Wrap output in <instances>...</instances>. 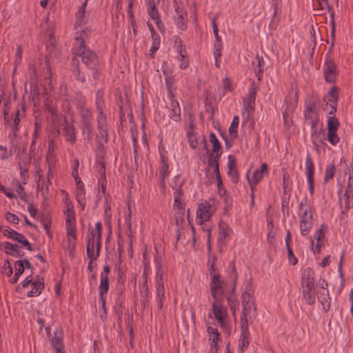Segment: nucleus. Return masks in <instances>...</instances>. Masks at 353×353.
Wrapping results in <instances>:
<instances>
[{
    "label": "nucleus",
    "instance_id": "51",
    "mask_svg": "<svg viewBox=\"0 0 353 353\" xmlns=\"http://www.w3.org/2000/svg\"><path fill=\"white\" fill-rule=\"evenodd\" d=\"M3 272L7 276H10L13 273L12 268L8 260H6L3 265Z\"/></svg>",
    "mask_w": 353,
    "mask_h": 353
},
{
    "label": "nucleus",
    "instance_id": "31",
    "mask_svg": "<svg viewBox=\"0 0 353 353\" xmlns=\"http://www.w3.org/2000/svg\"><path fill=\"white\" fill-rule=\"evenodd\" d=\"M277 4H278V0H272V6H274V15L273 18L272 19L269 27L270 29H276L279 23V19L277 18Z\"/></svg>",
    "mask_w": 353,
    "mask_h": 353
},
{
    "label": "nucleus",
    "instance_id": "28",
    "mask_svg": "<svg viewBox=\"0 0 353 353\" xmlns=\"http://www.w3.org/2000/svg\"><path fill=\"white\" fill-rule=\"evenodd\" d=\"M319 299L323 305V310L324 312H327L328 310H330L331 298L330 297L328 290L321 293V296L319 297Z\"/></svg>",
    "mask_w": 353,
    "mask_h": 353
},
{
    "label": "nucleus",
    "instance_id": "23",
    "mask_svg": "<svg viewBox=\"0 0 353 353\" xmlns=\"http://www.w3.org/2000/svg\"><path fill=\"white\" fill-rule=\"evenodd\" d=\"M168 117L174 121L177 122L181 121V109L179 102L171 103V110H170Z\"/></svg>",
    "mask_w": 353,
    "mask_h": 353
},
{
    "label": "nucleus",
    "instance_id": "4",
    "mask_svg": "<svg viewBox=\"0 0 353 353\" xmlns=\"http://www.w3.org/2000/svg\"><path fill=\"white\" fill-rule=\"evenodd\" d=\"M303 296L310 305H313L315 302V291H314V280L309 276L303 281Z\"/></svg>",
    "mask_w": 353,
    "mask_h": 353
},
{
    "label": "nucleus",
    "instance_id": "14",
    "mask_svg": "<svg viewBox=\"0 0 353 353\" xmlns=\"http://www.w3.org/2000/svg\"><path fill=\"white\" fill-rule=\"evenodd\" d=\"M61 124H64L63 132L66 140L72 143H74L76 141V132L73 125L69 124L65 117L63 119V123Z\"/></svg>",
    "mask_w": 353,
    "mask_h": 353
},
{
    "label": "nucleus",
    "instance_id": "9",
    "mask_svg": "<svg viewBox=\"0 0 353 353\" xmlns=\"http://www.w3.org/2000/svg\"><path fill=\"white\" fill-rule=\"evenodd\" d=\"M73 177L77 184L76 199L77 202L81 205V209L83 210L86 205L84 184L79 176Z\"/></svg>",
    "mask_w": 353,
    "mask_h": 353
},
{
    "label": "nucleus",
    "instance_id": "6",
    "mask_svg": "<svg viewBox=\"0 0 353 353\" xmlns=\"http://www.w3.org/2000/svg\"><path fill=\"white\" fill-rule=\"evenodd\" d=\"M323 74L327 82H335L337 70L336 65L332 60L330 59L325 61L323 65Z\"/></svg>",
    "mask_w": 353,
    "mask_h": 353
},
{
    "label": "nucleus",
    "instance_id": "45",
    "mask_svg": "<svg viewBox=\"0 0 353 353\" xmlns=\"http://www.w3.org/2000/svg\"><path fill=\"white\" fill-rule=\"evenodd\" d=\"M219 233L221 238H226V236L228 235V225L225 223L223 221L219 223Z\"/></svg>",
    "mask_w": 353,
    "mask_h": 353
},
{
    "label": "nucleus",
    "instance_id": "47",
    "mask_svg": "<svg viewBox=\"0 0 353 353\" xmlns=\"http://www.w3.org/2000/svg\"><path fill=\"white\" fill-rule=\"evenodd\" d=\"M83 125V133H86L88 135H91L92 132V125H91V119L82 120Z\"/></svg>",
    "mask_w": 353,
    "mask_h": 353
},
{
    "label": "nucleus",
    "instance_id": "8",
    "mask_svg": "<svg viewBox=\"0 0 353 353\" xmlns=\"http://www.w3.org/2000/svg\"><path fill=\"white\" fill-rule=\"evenodd\" d=\"M305 168H306V175L307 179V182L309 184V190L311 195L314 194V165L313 163V161L310 154H307L306 161H305Z\"/></svg>",
    "mask_w": 353,
    "mask_h": 353
},
{
    "label": "nucleus",
    "instance_id": "25",
    "mask_svg": "<svg viewBox=\"0 0 353 353\" xmlns=\"http://www.w3.org/2000/svg\"><path fill=\"white\" fill-rule=\"evenodd\" d=\"M341 205L344 203L345 209L349 210L353 205V194H351L350 190H346L343 197L340 198Z\"/></svg>",
    "mask_w": 353,
    "mask_h": 353
},
{
    "label": "nucleus",
    "instance_id": "63",
    "mask_svg": "<svg viewBox=\"0 0 353 353\" xmlns=\"http://www.w3.org/2000/svg\"><path fill=\"white\" fill-rule=\"evenodd\" d=\"M17 192L19 196V197L23 200V201H26V193L25 192V189L22 186V185L21 183H19V182H17Z\"/></svg>",
    "mask_w": 353,
    "mask_h": 353
},
{
    "label": "nucleus",
    "instance_id": "62",
    "mask_svg": "<svg viewBox=\"0 0 353 353\" xmlns=\"http://www.w3.org/2000/svg\"><path fill=\"white\" fill-rule=\"evenodd\" d=\"M187 17H177L176 19V25L178 28L184 30L187 28V25L185 23V19Z\"/></svg>",
    "mask_w": 353,
    "mask_h": 353
},
{
    "label": "nucleus",
    "instance_id": "19",
    "mask_svg": "<svg viewBox=\"0 0 353 353\" xmlns=\"http://www.w3.org/2000/svg\"><path fill=\"white\" fill-rule=\"evenodd\" d=\"M95 103L98 115H105L103 113V109L105 108V102L103 100V90H98L97 92H96Z\"/></svg>",
    "mask_w": 353,
    "mask_h": 353
},
{
    "label": "nucleus",
    "instance_id": "3",
    "mask_svg": "<svg viewBox=\"0 0 353 353\" xmlns=\"http://www.w3.org/2000/svg\"><path fill=\"white\" fill-rule=\"evenodd\" d=\"M338 90L335 86H332L327 95L323 98V101L325 102V105L323 107L324 110H327L328 105L331 106V110L329 111V114H334L336 112L337 102L339 95L337 93Z\"/></svg>",
    "mask_w": 353,
    "mask_h": 353
},
{
    "label": "nucleus",
    "instance_id": "37",
    "mask_svg": "<svg viewBox=\"0 0 353 353\" xmlns=\"http://www.w3.org/2000/svg\"><path fill=\"white\" fill-rule=\"evenodd\" d=\"M157 296L159 298V307L161 308L163 307V300L165 297L164 296V286L163 283H160L158 281L157 288Z\"/></svg>",
    "mask_w": 353,
    "mask_h": 353
},
{
    "label": "nucleus",
    "instance_id": "56",
    "mask_svg": "<svg viewBox=\"0 0 353 353\" xmlns=\"http://www.w3.org/2000/svg\"><path fill=\"white\" fill-rule=\"evenodd\" d=\"M286 250H287L288 260H289L290 263L292 265H295L297 263L298 260H297L296 257L294 256L291 247L286 248Z\"/></svg>",
    "mask_w": 353,
    "mask_h": 353
},
{
    "label": "nucleus",
    "instance_id": "30",
    "mask_svg": "<svg viewBox=\"0 0 353 353\" xmlns=\"http://www.w3.org/2000/svg\"><path fill=\"white\" fill-rule=\"evenodd\" d=\"M254 317L253 316V305H243V309L241 316V321H248V318Z\"/></svg>",
    "mask_w": 353,
    "mask_h": 353
},
{
    "label": "nucleus",
    "instance_id": "43",
    "mask_svg": "<svg viewBox=\"0 0 353 353\" xmlns=\"http://www.w3.org/2000/svg\"><path fill=\"white\" fill-rule=\"evenodd\" d=\"M238 125H239V117L234 116L233 118V120L232 121V123L229 128L230 134L231 135L235 134L234 137H236V136L238 133V131H237Z\"/></svg>",
    "mask_w": 353,
    "mask_h": 353
},
{
    "label": "nucleus",
    "instance_id": "57",
    "mask_svg": "<svg viewBox=\"0 0 353 353\" xmlns=\"http://www.w3.org/2000/svg\"><path fill=\"white\" fill-rule=\"evenodd\" d=\"M6 219L11 223H14V224H18L19 221V217L14 214H12L11 212H8L6 214Z\"/></svg>",
    "mask_w": 353,
    "mask_h": 353
},
{
    "label": "nucleus",
    "instance_id": "10",
    "mask_svg": "<svg viewBox=\"0 0 353 353\" xmlns=\"http://www.w3.org/2000/svg\"><path fill=\"white\" fill-rule=\"evenodd\" d=\"M91 236L88 238L86 253L89 259H97L100 254V245H97L96 248V253L94 254V238L95 234L93 231L91 232Z\"/></svg>",
    "mask_w": 353,
    "mask_h": 353
},
{
    "label": "nucleus",
    "instance_id": "40",
    "mask_svg": "<svg viewBox=\"0 0 353 353\" xmlns=\"http://www.w3.org/2000/svg\"><path fill=\"white\" fill-rule=\"evenodd\" d=\"M335 130H328L327 140L332 145H336L339 141V137Z\"/></svg>",
    "mask_w": 353,
    "mask_h": 353
},
{
    "label": "nucleus",
    "instance_id": "46",
    "mask_svg": "<svg viewBox=\"0 0 353 353\" xmlns=\"http://www.w3.org/2000/svg\"><path fill=\"white\" fill-rule=\"evenodd\" d=\"M187 137L188 139L190 147L192 149H195L198 145V141L195 134L192 132L189 131L187 132Z\"/></svg>",
    "mask_w": 353,
    "mask_h": 353
},
{
    "label": "nucleus",
    "instance_id": "15",
    "mask_svg": "<svg viewBox=\"0 0 353 353\" xmlns=\"http://www.w3.org/2000/svg\"><path fill=\"white\" fill-rule=\"evenodd\" d=\"M97 122H98V130L99 131L101 138H103L104 139L105 142H108V126H107V122H106V116L105 115H98L97 116Z\"/></svg>",
    "mask_w": 353,
    "mask_h": 353
},
{
    "label": "nucleus",
    "instance_id": "32",
    "mask_svg": "<svg viewBox=\"0 0 353 353\" xmlns=\"http://www.w3.org/2000/svg\"><path fill=\"white\" fill-rule=\"evenodd\" d=\"M209 141L212 144V152H219L221 149V145L214 132L210 134Z\"/></svg>",
    "mask_w": 353,
    "mask_h": 353
},
{
    "label": "nucleus",
    "instance_id": "5",
    "mask_svg": "<svg viewBox=\"0 0 353 353\" xmlns=\"http://www.w3.org/2000/svg\"><path fill=\"white\" fill-rule=\"evenodd\" d=\"M212 205L208 203H200L196 210V219L198 223L202 225L204 221L210 219L212 215Z\"/></svg>",
    "mask_w": 353,
    "mask_h": 353
},
{
    "label": "nucleus",
    "instance_id": "22",
    "mask_svg": "<svg viewBox=\"0 0 353 353\" xmlns=\"http://www.w3.org/2000/svg\"><path fill=\"white\" fill-rule=\"evenodd\" d=\"M3 234L5 236H6L9 239H11L14 241H16L20 243L25 239V236L23 234L19 233L17 231H15L11 228H8V229L3 230Z\"/></svg>",
    "mask_w": 353,
    "mask_h": 353
},
{
    "label": "nucleus",
    "instance_id": "35",
    "mask_svg": "<svg viewBox=\"0 0 353 353\" xmlns=\"http://www.w3.org/2000/svg\"><path fill=\"white\" fill-rule=\"evenodd\" d=\"M335 174V165L334 163L329 165L325 172L324 183L327 182L330 179H332Z\"/></svg>",
    "mask_w": 353,
    "mask_h": 353
},
{
    "label": "nucleus",
    "instance_id": "59",
    "mask_svg": "<svg viewBox=\"0 0 353 353\" xmlns=\"http://www.w3.org/2000/svg\"><path fill=\"white\" fill-rule=\"evenodd\" d=\"M212 26L213 32H214V37L216 39L215 41L221 42V39L220 36L219 35V29H218L217 24L216 23L215 17H214L212 21Z\"/></svg>",
    "mask_w": 353,
    "mask_h": 353
},
{
    "label": "nucleus",
    "instance_id": "50",
    "mask_svg": "<svg viewBox=\"0 0 353 353\" xmlns=\"http://www.w3.org/2000/svg\"><path fill=\"white\" fill-rule=\"evenodd\" d=\"M311 136L312 137V142L316 145V147H318V143H323V139L319 137L316 128L312 129Z\"/></svg>",
    "mask_w": 353,
    "mask_h": 353
},
{
    "label": "nucleus",
    "instance_id": "33",
    "mask_svg": "<svg viewBox=\"0 0 353 353\" xmlns=\"http://www.w3.org/2000/svg\"><path fill=\"white\" fill-rule=\"evenodd\" d=\"M340 126V123L334 116L330 117L327 120V130L337 131Z\"/></svg>",
    "mask_w": 353,
    "mask_h": 353
},
{
    "label": "nucleus",
    "instance_id": "7",
    "mask_svg": "<svg viewBox=\"0 0 353 353\" xmlns=\"http://www.w3.org/2000/svg\"><path fill=\"white\" fill-rule=\"evenodd\" d=\"M268 165L265 163H262L260 169L254 172L252 179L249 177L250 170L247 172L246 177L252 192L254 190L253 185L257 184L262 179L264 173L268 172Z\"/></svg>",
    "mask_w": 353,
    "mask_h": 353
},
{
    "label": "nucleus",
    "instance_id": "12",
    "mask_svg": "<svg viewBox=\"0 0 353 353\" xmlns=\"http://www.w3.org/2000/svg\"><path fill=\"white\" fill-rule=\"evenodd\" d=\"M210 276L212 277V281L210 283L211 295L214 300H216L218 292H223V281L221 279L219 274H215Z\"/></svg>",
    "mask_w": 353,
    "mask_h": 353
},
{
    "label": "nucleus",
    "instance_id": "18",
    "mask_svg": "<svg viewBox=\"0 0 353 353\" xmlns=\"http://www.w3.org/2000/svg\"><path fill=\"white\" fill-rule=\"evenodd\" d=\"M161 166L159 168V174H160V179H161V185L163 188H165V178L169 174V165L167 163V162L165 160V158L163 157H161Z\"/></svg>",
    "mask_w": 353,
    "mask_h": 353
},
{
    "label": "nucleus",
    "instance_id": "52",
    "mask_svg": "<svg viewBox=\"0 0 353 353\" xmlns=\"http://www.w3.org/2000/svg\"><path fill=\"white\" fill-rule=\"evenodd\" d=\"M250 341L248 339L241 338L239 339V350L241 352H243L245 349L248 347Z\"/></svg>",
    "mask_w": 353,
    "mask_h": 353
},
{
    "label": "nucleus",
    "instance_id": "27",
    "mask_svg": "<svg viewBox=\"0 0 353 353\" xmlns=\"http://www.w3.org/2000/svg\"><path fill=\"white\" fill-rule=\"evenodd\" d=\"M14 268H15V273L14 276L10 279V283L12 284H14L17 282L19 276L23 273L24 272V266H23V263L21 262V260H18L14 263Z\"/></svg>",
    "mask_w": 353,
    "mask_h": 353
},
{
    "label": "nucleus",
    "instance_id": "44",
    "mask_svg": "<svg viewBox=\"0 0 353 353\" xmlns=\"http://www.w3.org/2000/svg\"><path fill=\"white\" fill-rule=\"evenodd\" d=\"M343 256H344V253L343 252L341 256V257H340V260H339V265H338L339 274L340 278L341 279V284L340 290H341V289L345 285L344 276H343V268H342L343 267Z\"/></svg>",
    "mask_w": 353,
    "mask_h": 353
},
{
    "label": "nucleus",
    "instance_id": "48",
    "mask_svg": "<svg viewBox=\"0 0 353 353\" xmlns=\"http://www.w3.org/2000/svg\"><path fill=\"white\" fill-rule=\"evenodd\" d=\"M26 115V105L22 103L21 105H18V108L16 110L15 115L14 118H19L21 119L23 118Z\"/></svg>",
    "mask_w": 353,
    "mask_h": 353
},
{
    "label": "nucleus",
    "instance_id": "49",
    "mask_svg": "<svg viewBox=\"0 0 353 353\" xmlns=\"http://www.w3.org/2000/svg\"><path fill=\"white\" fill-rule=\"evenodd\" d=\"M228 174H231L232 170H236V158L234 156H233L232 154L228 156Z\"/></svg>",
    "mask_w": 353,
    "mask_h": 353
},
{
    "label": "nucleus",
    "instance_id": "11",
    "mask_svg": "<svg viewBox=\"0 0 353 353\" xmlns=\"http://www.w3.org/2000/svg\"><path fill=\"white\" fill-rule=\"evenodd\" d=\"M0 250H4L6 254L14 257H21L24 255V252L21 253L17 244L8 241L0 243Z\"/></svg>",
    "mask_w": 353,
    "mask_h": 353
},
{
    "label": "nucleus",
    "instance_id": "55",
    "mask_svg": "<svg viewBox=\"0 0 353 353\" xmlns=\"http://www.w3.org/2000/svg\"><path fill=\"white\" fill-rule=\"evenodd\" d=\"M20 120L19 118H14L13 121L11 123L12 133V136L15 137L17 135V132L19 129V123Z\"/></svg>",
    "mask_w": 353,
    "mask_h": 353
},
{
    "label": "nucleus",
    "instance_id": "41",
    "mask_svg": "<svg viewBox=\"0 0 353 353\" xmlns=\"http://www.w3.org/2000/svg\"><path fill=\"white\" fill-rule=\"evenodd\" d=\"M248 321H241V338L249 339L250 332L248 329Z\"/></svg>",
    "mask_w": 353,
    "mask_h": 353
},
{
    "label": "nucleus",
    "instance_id": "2",
    "mask_svg": "<svg viewBox=\"0 0 353 353\" xmlns=\"http://www.w3.org/2000/svg\"><path fill=\"white\" fill-rule=\"evenodd\" d=\"M319 8L317 9V11H319L318 14L322 15L324 14V12H321L320 11H323L325 9H327L328 12L330 13V25L332 27L331 30V46L330 48H332L334 45V38H335V21H334V12L333 10L332 7L329 4L327 0H319Z\"/></svg>",
    "mask_w": 353,
    "mask_h": 353
},
{
    "label": "nucleus",
    "instance_id": "26",
    "mask_svg": "<svg viewBox=\"0 0 353 353\" xmlns=\"http://www.w3.org/2000/svg\"><path fill=\"white\" fill-rule=\"evenodd\" d=\"M242 305H253V316L254 318L256 316V307L254 303L252 296L250 292H244L242 294Z\"/></svg>",
    "mask_w": 353,
    "mask_h": 353
},
{
    "label": "nucleus",
    "instance_id": "53",
    "mask_svg": "<svg viewBox=\"0 0 353 353\" xmlns=\"http://www.w3.org/2000/svg\"><path fill=\"white\" fill-rule=\"evenodd\" d=\"M128 210H129V212L126 214V216L125 217V223L128 226V236H130L132 235V230H131L132 223L130 221L131 217H132V211H131L130 207L128 208Z\"/></svg>",
    "mask_w": 353,
    "mask_h": 353
},
{
    "label": "nucleus",
    "instance_id": "1",
    "mask_svg": "<svg viewBox=\"0 0 353 353\" xmlns=\"http://www.w3.org/2000/svg\"><path fill=\"white\" fill-rule=\"evenodd\" d=\"M77 46L72 49V65H79V58H81L82 63L90 71L94 81L99 80L102 69V65L97 54L88 48L83 39L76 37Z\"/></svg>",
    "mask_w": 353,
    "mask_h": 353
},
{
    "label": "nucleus",
    "instance_id": "42",
    "mask_svg": "<svg viewBox=\"0 0 353 353\" xmlns=\"http://www.w3.org/2000/svg\"><path fill=\"white\" fill-rule=\"evenodd\" d=\"M41 222L42 223L43 228L49 237L52 236V234L50 233V227L52 222L50 219H47V217L45 215H43L41 218Z\"/></svg>",
    "mask_w": 353,
    "mask_h": 353
},
{
    "label": "nucleus",
    "instance_id": "60",
    "mask_svg": "<svg viewBox=\"0 0 353 353\" xmlns=\"http://www.w3.org/2000/svg\"><path fill=\"white\" fill-rule=\"evenodd\" d=\"M32 283H34V281L32 279V276L30 275V276H27L22 282L20 283V284L19 285V286L17 288V290L19 288H26L29 285H32Z\"/></svg>",
    "mask_w": 353,
    "mask_h": 353
},
{
    "label": "nucleus",
    "instance_id": "24",
    "mask_svg": "<svg viewBox=\"0 0 353 353\" xmlns=\"http://www.w3.org/2000/svg\"><path fill=\"white\" fill-rule=\"evenodd\" d=\"M45 109L51 114L52 119L58 118L57 109L52 99L47 97L44 101Z\"/></svg>",
    "mask_w": 353,
    "mask_h": 353
},
{
    "label": "nucleus",
    "instance_id": "54",
    "mask_svg": "<svg viewBox=\"0 0 353 353\" xmlns=\"http://www.w3.org/2000/svg\"><path fill=\"white\" fill-rule=\"evenodd\" d=\"M221 156V152H217L215 155H214L213 152L210 153L208 159V165H211V163H219Z\"/></svg>",
    "mask_w": 353,
    "mask_h": 353
},
{
    "label": "nucleus",
    "instance_id": "61",
    "mask_svg": "<svg viewBox=\"0 0 353 353\" xmlns=\"http://www.w3.org/2000/svg\"><path fill=\"white\" fill-rule=\"evenodd\" d=\"M149 298H150L149 290H148V288H146L145 289L143 290V291L142 292V298L141 300L142 302V304L143 305V307H145V306L148 303Z\"/></svg>",
    "mask_w": 353,
    "mask_h": 353
},
{
    "label": "nucleus",
    "instance_id": "38",
    "mask_svg": "<svg viewBox=\"0 0 353 353\" xmlns=\"http://www.w3.org/2000/svg\"><path fill=\"white\" fill-rule=\"evenodd\" d=\"M74 75L77 81L81 83H85L87 80V77L89 76V74H86L84 72H82L80 70L79 65H77V70L74 72Z\"/></svg>",
    "mask_w": 353,
    "mask_h": 353
},
{
    "label": "nucleus",
    "instance_id": "16",
    "mask_svg": "<svg viewBox=\"0 0 353 353\" xmlns=\"http://www.w3.org/2000/svg\"><path fill=\"white\" fill-rule=\"evenodd\" d=\"M37 280L32 283V286L33 287L32 290L28 292L27 296L29 297L37 296L44 288L43 278L37 276Z\"/></svg>",
    "mask_w": 353,
    "mask_h": 353
},
{
    "label": "nucleus",
    "instance_id": "36",
    "mask_svg": "<svg viewBox=\"0 0 353 353\" xmlns=\"http://www.w3.org/2000/svg\"><path fill=\"white\" fill-rule=\"evenodd\" d=\"M65 224H66V228H67V234H68V235L71 236L72 237H73V239L74 240H76L77 239V236H76V227H75V225L72 224V221H70L69 219H66Z\"/></svg>",
    "mask_w": 353,
    "mask_h": 353
},
{
    "label": "nucleus",
    "instance_id": "20",
    "mask_svg": "<svg viewBox=\"0 0 353 353\" xmlns=\"http://www.w3.org/2000/svg\"><path fill=\"white\" fill-rule=\"evenodd\" d=\"M212 310H213V314H214L215 319L220 323V325H223L224 323V321H223L224 311H223L221 304L219 303L217 301L213 303Z\"/></svg>",
    "mask_w": 353,
    "mask_h": 353
},
{
    "label": "nucleus",
    "instance_id": "64",
    "mask_svg": "<svg viewBox=\"0 0 353 353\" xmlns=\"http://www.w3.org/2000/svg\"><path fill=\"white\" fill-rule=\"evenodd\" d=\"M221 49H222V43L215 41L214 43V55L216 58H220L221 57Z\"/></svg>",
    "mask_w": 353,
    "mask_h": 353
},
{
    "label": "nucleus",
    "instance_id": "58",
    "mask_svg": "<svg viewBox=\"0 0 353 353\" xmlns=\"http://www.w3.org/2000/svg\"><path fill=\"white\" fill-rule=\"evenodd\" d=\"M174 4L175 7V12L177 14V17H187V12L183 10L182 7L177 5L176 0H174Z\"/></svg>",
    "mask_w": 353,
    "mask_h": 353
},
{
    "label": "nucleus",
    "instance_id": "17",
    "mask_svg": "<svg viewBox=\"0 0 353 353\" xmlns=\"http://www.w3.org/2000/svg\"><path fill=\"white\" fill-rule=\"evenodd\" d=\"M256 95V86L254 82H252L251 87L249 90L248 99L246 101H244L245 106L247 109L254 110L255 105V99Z\"/></svg>",
    "mask_w": 353,
    "mask_h": 353
},
{
    "label": "nucleus",
    "instance_id": "21",
    "mask_svg": "<svg viewBox=\"0 0 353 353\" xmlns=\"http://www.w3.org/2000/svg\"><path fill=\"white\" fill-rule=\"evenodd\" d=\"M63 330L61 329H57L54 332L52 337L50 339L53 347H63Z\"/></svg>",
    "mask_w": 353,
    "mask_h": 353
},
{
    "label": "nucleus",
    "instance_id": "13",
    "mask_svg": "<svg viewBox=\"0 0 353 353\" xmlns=\"http://www.w3.org/2000/svg\"><path fill=\"white\" fill-rule=\"evenodd\" d=\"M307 199H305L301 202L299 206V216L300 221H312V214L311 212V207L307 204Z\"/></svg>",
    "mask_w": 353,
    "mask_h": 353
},
{
    "label": "nucleus",
    "instance_id": "34",
    "mask_svg": "<svg viewBox=\"0 0 353 353\" xmlns=\"http://www.w3.org/2000/svg\"><path fill=\"white\" fill-rule=\"evenodd\" d=\"M312 221H307L305 220L300 221V229L301 234L303 236L307 235L312 228Z\"/></svg>",
    "mask_w": 353,
    "mask_h": 353
},
{
    "label": "nucleus",
    "instance_id": "39",
    "mask_svg": "<svg viewBox=\"0 0 353 353\" xmlns=\"http://www.w3.org/2000/svg\"><path fill=\"white\" fill-rule=\"evenodd\" d=\"M256 59H257V66L258 69L255 68V73L256 77H258L259 80H261V77L263 74V69L262 68L263 65L264 63L263 59L262 57H259V55H256Z\"/></svg>",
    "mask_w": 353,
    "mask_h": 353
},
{
    "label": "nucleus",
    "instance_id": "29",
    "mask_svg": "<svg viewBox=\"0 0 353 353\" xmlns=\"http://www.w3.org/2000/svg\"><path fill=\"white\" fill-rule=\"evenodd\" d=\"M99 296L102 297L109 290V277L101 275V281L99 284Z\"/></svg>",
    "mask_w": 353,
    "mask_h": 353
}]
</instances>
